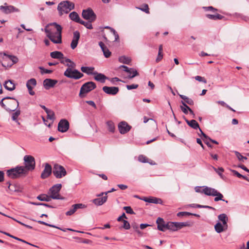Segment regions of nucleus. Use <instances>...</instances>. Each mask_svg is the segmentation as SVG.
Segmentation results:
<instances>
[{"label":"nucleus","instance_id":"58836bf2","mask_svg":"<svg viewBox=\"0 0 249 249\" xmlns=\"http://www.w3.org/2000/svg\"><path fill=\"white\" fill-rule=\"evenodd\" d=\"M178 95H179V97L182 99H183L184 100L183 101L184 102V103H185V104H187L189 105H194V102L192 99L189 98V97H188L185 95H181V94H178Z\"/></svg>","mask_w":249,"mask_h":249},{"label":"nucleus","instance_id":"f257e3e1","mask_svg":"<svg viewBox=\"0 0 249 249\" xmlns=\"http://www.w3.org/2000/svg\"><path fill=\"white\" fill-rule=\"evenodd\" d=\"M0 105L7 111H14L18 107L19 103L14 97L6 96L2 99Z\"/></svg>","mask_w":249,"mask_h":249},{"label":"nucleus","instance_id":"4468645a","mask_svg":"<svg viewBox=\"0 0 249 249\" xmlns=\"http://www.w3.org/2000/svg\"><path fill=\"white\" fill-rule=\"evenodd\" d=\"M86 208V206L82 203L75 204L72 205L69 211L66 213L67 215H71L79 209H84Z\"/></svg>","mask_w":249,"mask_h":249},{"label":"nucleus","instance_id":"9b49d317","mask_svg":"<svg viewBox=\"0 0 249 249\" xmlns=\"http://www.w3.org/2000/svg\"><path fill=\"white\" fill-rule=\"evenodd\" d=\"M69 128V123L66 119H62L58 124V130L61 132H65Z\"/></svg>","mask_w":249,"mask_h":249},{"label":"nucleus","instance_id":"a19ab883","mask_svg":"<svg viewBox=\"0 0 249 249\" xmlns=\"http://www.w3.org/2000/svg\"><path fill=\"white\" fill-rule=\"evenodd\" d=\"M119 61L121 63L129 65L130 63L131 60L129 57L124 55L120 56L119 58Z\"/></svg>","mask_w":249,"mask_h":249},{"label":"nucleus","instance_id":"b1692460","mask_svg":"<svg viewBox=\"0 0 249 249\" xmlns=\"http://www.w3.org/2000/svg\"><path fill=\"white\" fill-rule=\"evenodd\" d=\"M120 68H123L124 69V71L127 72H129V71H132L133 74L132 75L131 74H130L128 76V78H130V79L133 78L135 76H137L139 74L138 72H137V71L136 70H134L133 69H132V68H128L126 66L121 65L120 67Z\"/></svg>","mask_w":249,"mask_h":249},{"label":"nucleus","instance_id":"2f4dec72","mask_svg":"<svg viewBox=\"0 0 249 249\" xmlns=\"http://www.w3.org/2000/svg\"><path fill=\"white\" fill-rule=\"evenodd\" d=\"M0 54L2 55L3 54V56H5V58L4 59H9L10 60L12 63V64H11V65L14 64H15L16 63L18 62V58L15 56H14V55H8V54H6L5 53H0Z\"/></svg>","mask_w":249,"mask_h":249},{"label":"nucleus","instance_id":"de8ad7c7","mask_svg":"<svg viewBox=\"0 0 249 249\" xmlns=\"http://www.w3.org/2000/svg\"><path fill=\"white\" fill-rule=\"evenodd\" d=\"M230 171L233 173L234 175L237 176L238 178H242L249 182V179L246 176L241 175L235 170L231 169Z\"/></svg>","mask_w":249,"mask_h":249},{"label":"nucleus","instance_id":"a878e982","mask_svg":"<svg viewBox=\"0 0 249 249\" xmlns=\"http://www.w3.org/2000/svg\"><path fill=\"white\" fill-rule=\"evenodd\" d=\"M181 103L183 106H180V109L184 113L186 114L188 113V111H189L190 114L194 116L195 115L193 111L186 104H185V103H184V102L181 101Z\"/></svg>","mask_w":249,"mask_h":249},{"label":"nucleus","instance_id":"bb28decb","mask_svg":"<svg viewBox=\"0 0 249 249\" xmlns=\"http://www.w3.org/2000/svg\"><path fill=\"white\" fill-rule=\"evenodd\" d=\"M4 88L9 91H13L16 88L15 84L12 80L6 81L4 84Z\"/></svg>","mask_w":249,"mask_h":249},{"label":"nucleus","instance_id":"9d476101","mask_svg":"<svg viewBox=\"0 0 249 249\" xmlns=\"http://www.w3.org/2000/svg\"><path fill=\"white\" fill-rule=\"evenodd\" d=\"M82 16L84 18L88 20L90 22L94 21L96 18L95 14L91 8L83 10Z\"/></svg>","mask_w":249,"mask_h":249},{"label":"nucleus","instance_id":"c9c22d12","mask_svg":"<svg viewBox=\"0 0 249 249\" xmlns=\"http://www.w3.org/2000/svg\"><path fill=\"white\" fill-rule=\"evenodd\" d=\"M167 230H169L172 231H177V228L176 222H168L167 223L166 225Z\"/></svg>","mask_w":249,"mask_h":249},{"label":"nucleus","instance_id":"052dcab7","mask_svg":"<svg viewBox=\"0 0 249 249\" xmlns=\"http://www.w3.org/2000/svg\"><path fill=\"white\" fill-rule=\"evenodd\" d=\"M122 221L123 222V225L122 227L125 230L129 229L130 228V224L129 223V222L125 220H123Z\"/></svg>","mask_w":249,"mask_h":249},{"label":"nucleus","instance_id":"412c9836","mask_svg":"<svg viewBox=\"0 0 249 249\" xmlns=\"http://www.w3.org/2000/svg\"><path fill=\"white\" fill-rule=\"evenodd\" d=\"M93 75H95L94 79L95 80L102 83H104L106 80L108 79V78L104 74L98 73L97 71H94L93 73Z\"/></svg>","mask_w":249,"mask_h":249},{"label":"nucleus","instance_id":"20e7f679","mask_svg":"<svg viewBox=\"0 0 249 249\" xmlns=\"http://www.w3.org/2000/svg\"><path fill=\"white\" fill-rule=\"evenodd\" d=\"M74 4L72 2L68 0L61 1L59 3L57 6V10L60 15L64 13L67 14L70 11L73 9Z\"/></svg>","mask_w":249,"mask_h":249},{"label":"nucleus","instance_id":"c85d7f7f","mask_svg":"<svg viewBox=\"0 0 249 249\" xmlns=\"http://www.w3.org/2000/svg\"><path fill=\"white\" fill-rule=\"evenodd\" d=\"M0 9L2 10L5 14H9L16 11V8L11 5L7 6H1Z\"/></svg>","mask_w":249,"mask_h":249},{"label":"nucleus","instance_id":"0e129e2a","mask_svg":"<svg viewBox=\"0 0 249 249\" xmlns=\"http://www.w3.org/2000/svg\"><path fill=\"white\" fill-rule=\"evenodd\" d=\"M139 85L138 84H132V85H126V87L128 90H131L133 89H136L138 87Z\"/></svg>","mask_w":249,"mask_h":249},{"label":"nucleus","instance_id":"09e8293b","mask_svg":"<svg viewBox=\"0 0 249 249\" xmlns=\"http://www.w3.org/2000/svg\"><path fill=\"white\" fill-rule=\"evenodd\" d=\"M107 125L108 131L113 132L115 130V125L114 123L111 121H108L107 122Z\"/></svg>","mask_w":249,"mask_h":249},{"label":"nucleus","instance_id":"423d86ee","mask_svg":"<svg viewBox=\"0 0 249 249\" xmlns=\"http://www.w3.org/2000/svg\"><path fill=\"white\" fill-rule=\"evenodd\" d=\"M62 185L61 184H56L52 186L49 191V194H50L51 197L54 199H64V197L61 196L59 193L61 189Z\"/></svg>","mask_w":249,"mask_h":249},{"label":"nucleus","instance_id":"72a5a7b5","mask_svg":"<svg viewBox=\"0 0 249 249\" xmlns=\"http://www.w3.org/2000/svg\"><path fill=\"white\" fill-rule=\"evenodd\" d=\"M214 229L217 233H221L227 229H226V226L222 225L220 222H218L214 226Z\"/></svg>","mask_w":249,"mask_h":249},{"label":"nucleus","instance_id":"dca6fc26","mask_svg":"<svg viewBox=\"0 0 249 249\" xmlns=\"http://www.w3.org/2000/svg\"><path fill=\"white\" fill-rule=\"evenodd\" d=\"M57 82V80L47 78L43 81V86L46 89H49L54 87Z\"/></svg>","mask_w":249,"mask_h":249},{"label":"nucleus","instance_id":"2eb2a0df","mask_svg":"<svg viewBox=\"0 0 249 249\" xmlns=\"http://www.w3.org/2000/svg\"><path fill=\"white\" fill-rule=\"evenodd\" d=\"M131 128V126L125 122H121L118 124V129L119 132L122 134H124L128 132Z\"/></svg>","mask_w":249,"mask_h":249},{"label":"nucleus","instance_id":"bf43d9fd","mask_svg":"<svg viewBox=\"0 0 249 249\" xmlns=\"http://www.w3.org/2000/svg\"><path fill=\"white\" fill-rule=\"evenodd\" d=\"M39 69L40 70L41 73L42 74L44 73H51L53 71L52 70L45 69L43 67H39Z\"/></svg>","mask_w":249,"mask_h":249},{"label":"nucleus","instance_id":"69168bd1","mask_svg":"<svg viewBox=\"0 0 249 249\" xmlns=\"http://www.w3.org/2000/svg\"><path fill=\"white\" fill-rule=\"evenodd\" d=\"M69 62H71V60L69 58H67L65 57H64V59H61L60 61L61 63L64 64L65 65H66L67 63H69Z\"/></svg>","mask_w":249,"mask_h":249},{"label":"nucleus","instance_id":"cd10ccee","mask_svg":"<svg viewBox=\"0 0 249 249\" xmlns=\"http://www.w3.org/2000/svg\"><path fill=\"white\" fill-rule=\"evenodd\" d=\"M218 218L219 221L222 222L223 225L226 226V229L228 228L227 222L228 221V217L225 213H222L218 216Z\"/></svg>","mask_w":249,"mask_h":249},{"label":"nucleus","instance_id":"f03ea898","mask_svg":"<svg viewBox=\"0 0 249 249\" xmlns=\"http://www.w3.org/2000/svg\"><path fill=\"white\" fill-rule=\"evenodd\" d=\"M68 68L66 69L64 73V75L69 78L74 79H79L82 78L84 75L82 73L80 72L79 71L76 69H72L76 66V64L71 60L69 63L66 64Z\"/></svg>","mask_w":249,"mask_h":249},{"label":"nucleus","instance_id":"0eeeda50","mask_svg":"<svg viewBox=\"0 0 249 249\" xmlns=\"http://www.w3.org/2000/svg\"><path fill=\"white\" fill-rule=\"evenodd\" d=\"M96 88V85L93 82H88L83 84L80 90L79 96L81 98L84 97V94H86Z\"/></svg>","mask_w":249,"mask_h":249},{"label":"nucleus","instance_id":"7ed1b4c3","mask_svg":"<svg viewBox=\"0 0 249 249\" xmlns=\"http://www.w3.org/2000/svg\"><path fill=\"white\" fill-rule=\"evenodd\" d=\"M24 166H21L24 172L27 175L29 171H33L35 168L36 162L35 158L31 155H25L23 158Z\"/></svg>","mask_w":249,"mask_h":249},{"label":"nucleus","instance_id":"4d7b16f0","mask_svg":"<svg viewBox=\"0 0 249 249\" xmlns=\"http://www.w3.org/2000/svg\"><path fill=\"white\" fill-rule=\"evenodd\" d=\"M16 111L13 114V115H12V119L14 120V121H16L18 116L20 115V110L18 109V110H15Z\"/></svg>","mask_w":249,"mask_h":249},{"label":"nucleus","instance_id":"e433bc0d","mask_svg":"<svg viewBox=\"0 0 249 249\" xmlns=\"http://www.w3.org/2000/svg\"><path fill=\"white\" fill-rule=\"evenodd\" d=\"M94 68L93 67H82L81 68V70L82 72L87 73L88 75L93 74V71Z\"/></svg>","mask_w":249,"mask_h":249},{"label":"nucleus","instance_id":"680f3d73","mask_svg":"<svg viewBox=\"0 0 249 249\" xmlns=\"http://www.w3.org/2000/svg\"><path fill=\"white\" fill-rule=\"evenodd\" d=\"M147 160L148 159L143 155H140L138 157L139 161L143 163L147 162Z\"/></svg>","mask_w":249,"mask_h":249},{"label":"nucleus","instance_id":"393cba45","mask_svg":"<svg viewBox=\"0 0 249 249\" xmlns=\"http://www.w3.org/2000/svg\"><path fill=\"white\" fill-rule=\"evenodd\" d=\"M107 199V196H105L102 197L95 198L92 200V202L97 206H101L105 203Z\"/></svg>","mask_w":249,"mask_h":249},{"label":"nucleus","instance_id":"1a4fd4ad","mask_svg":"<svg viewBox=\"0 0 249 249\" xmlns=\"http://www.w3.org/2000/svg\"><path fill=\"white\" fill-rule=\"evenodd\" d=\"M47 36L54 43L62 42L61 32H46Z\"/></svg>","mask_w":249,"mask_h":249},{"label":"nucleus","instance_id":"774afa93","mask_svg":"<svg viewBox=\"0 0 249 249\" xmlns=\"http://www.w3.org/2000/svg\"><path fill=\"white\" fill-rule=\"evenodd\" d=\"M27 89H28L29 93V94L31 95H35V92L33 90V87H32V86H28V87H27Z\"/></svg>","mask_w":249,"mask_h":249},{"label":"nucleus","instance_id":"f3484780","mask_svg":"<svg viewBox=\"0 0 249 249\" xmlns=\"http://www.w3.org/2000/svg\"><path fill=\"white\" fill-rule=\"evenodd\" d=\"M103 90L107 94L114 95L119 92V88L116 87L104 86Z\"/></svg>","mask_w":249,"mask_h":249},{"label":"nucleus","instance_id":"338daca9","mask_svg":"<svg viewBox=\"0 0 249 249\" xmlns=\"http://www.w3.org/2000/svg\"><path fill=\"white\" fill-rule=\"evenodd\" d=\"M163 58L162 53H158V56L156 59L157 62L160 61Z\"/></svg>","mask_w":249,"mask_h":249},{"label":"nucleus","instance_id":"4be33fe9","mask_svg":"<svg viewBox=\"0 0 249 249\" xmlns=\"http://www.w3.org/2000/svg\"><path fill=\"white\" fill-rule=\"evenodd\" d=\"M141 199L149 203H152L154 204H162V200L160 198H158L155 197H143V198H140Z\"/></svg>","mask_w":249,"mask_h":249},{"label":"nucleus","instance_id":"473e14b6","mask_svg":"<svg viewBox=\"0 0 249 249\" xmlns=\"http://www.w3.org/2000/svg\"><path fill=\"white\" fill-rule=\"evenodd\" d=\"M206 17L212 20H216L217 19H222L224 17L219 14H216L215 15H212V14H206Z\"/></svg>","mask_w":249,"mask_h":249},{"label":"nucleus","instance_id":"a18cd8bd","mask_svg":"<svg viewBox=\"0 0 249 249\" xmlns=\"http://www.w3.org/2000/svg\"><path fill=\"white\" fill-rule=\"evenodd\" d=\"M235 155H236L237 158L238 160L240 162H244L245 160H247V158L246 157L243 156L241 155L240 153L238 151H234Z\"/></svg>","mask_w":249,"mask_h":249},{"label":"nucleus","instance_id":"f8f14e48","mask_svg":"<svg viewBox=\"0 0 249 249\" xmlns=\"http://www.w3.org/2000/svg\"><path fill=\"white\" fill-rule=\"evenodd\" d=\"M62 28L61 25L55 22L50 23L47 24L44 29V31H62Z\"/></svg>","mask_w":249,"mask_h":249},{"label":"nucleus","instance_id":"a211bd4d","mask_svg":"<svg viewBox=\"0 0 249 249\" xmlns=\"http://www.w3.org/2000/svg\"><path fill=\"white\" fill-rule=\"evenodd\" d=\"M156 223L158 225V229L159 231H164L167 230V223H165L162 218L158 217L157 219Z\"/></svg>","mask_w":249,"mask_h":249},{"label":"nucleus","instance_id":"ddd939ff","mask_svg":"<svg viewBox=\"0 0 249 249\" xmlns=\"http://www.w3.org/2000/svg\"><path fill=\"white\" fill-rule=\"evenodd\" d=\"M52 172V168L50 164L48 163L45 164V168L42 171L40 177L42 179H45L49 177Z\"/></svg>","mask_w":249,"mask_h":249},{"label":"nucleus","instance_id":"8fccbe9b","mask_svg":"<svg viewBox=\"0 0 249 249\" xmlns=\"http://www.w3.org/2000/svg\"><path fill=\"white\" fill-rule=\"evenodd\" d=\"M46 113L47 114V119L52 121H53L54 120V113L53 110L49 109L48 111H47V112H46Z\"/></svg>","mask_w":249,"mask_h":249},{"label":"nucleus","instance_id":"49530a36","mask_svg":"<svg viewBox=\"0 0 249 249\" xmlns=\"http://www.w3.org/2000/svg\"><path fill=\"white\" fill-rule=\"evenodd\" d=\"M6 184L8 185V190L11 192H15L18 191V187L15 184H12L9 182H7Z\"/></svg>","mask_w":249,"mask_h":249},{"label":"nucleus","instance_id":"6e6552de","mask_svg":"<svg viewBox=\"0 0 249 249\" xmlns=\"http://www.w3.org/2000/svg\"><path fill=\"white\" fill-rule=\"evenodd\" d=\"M53 174L57 178H61L67 174L64 167L58 164H55L53 166Z\"/></svg>","mask_w":249,"mask_h":249},{"label":"nucleus","instance_id":"4c0bfd02","mask_svg":"<svg viewBox=\"0 0 249 249\" xmlns=\"http://www.w3.org/2000/svg\"><path fill=\"white\" fill-rule=\"evenodd\" d=\"M0 232H1V233H4V234L10 237H12L16 240H17L18 241H21L23 243H26L27 244H28V245H31V246H34V247H36V246L33 245V244H31V243H28V242L22 239H20V238H19L17 237H16V236H14L12 235H11L10 233H8V232H3V231H0Z\"/></svg>","mask_w":249,"mask_h":249},{"label":"nucleus","instance_id":"864d4df0","mask_svg":"<svg viewBox=\"0 0 249 249\" xmlns=\"http://www.w3.org/2000/svg\"><path fill=\"white\" fill-rule=\"evenodd\" d=\"M137 8L141 10V11H142L143 12H145L147 14L149 13L148 5L147 4H144L143 5V7H137Z\"/></svg>","mask_w":249,"mask_h":249},{"label":"nucleus","instance_id":"aec40b11","mask_svg":"<svg viewBox=\"0 0 249 249\" xmlns=\"http://www.w3.org/2000/svg\"><path fill=\"white\" fill-rule=\"evenodd\" d=\"M203 194L208 196H215L216 193L217 191L216 189L208 187L207 186H203Z\"/></svg>","mask_w":249,"mask_h":249},{"label":"nucleus","instance_id":"37998d69","mask_svg":"<svg viewBox=\"0 0 249 249\" xmlns=\"http://www.w3.org/2000/svg\"><path fill=\"white\" fill-rule=\"evenodd\" d=\"M215 197L214 198V200L215 202L218 201L219 200H222L223 201H225L226 203H228V201L227 200H226L225 199H223V198L224 197L223 195L219 192L218 191L216 193V195H215Z\"/></svg>","mask_w":249,"mask_h":249},{"label":"nucleus","instance_id":"7c9ffc66","mask_svg":"<svg viewBox=\"0 0 249 249\" xmlns=\"http://www.w3.org/2000/svg\"><path fill=\"white\" fill-rule=\"evenodd\" d=\"M51 56L55 59H64V54L61 52L58 51H54L50 53Z\"/></svg>","mask_w":249,"mask_h":249},{"label":"nucleus","instance_id":"f704fd0d","mask_svg":"<svg viewBox=\"0 0 249 249\" xmlns=\"http://www.w3.org/2000/svg\"><path fill=\"white\" fill-rule=\"evenodd\" d=\"M37 199L42 201L49 202L52 198L51 196H49L46 194H41L37 196Z\"/></svg>","mask_w":249,"mask_h":249},{"label":"nucleus","instance_id":"6ab92c4d","mask_svg":"<svg viewBox=\"0 0 249 249\" xmlns=\"http://www.w3.org/2000/svg\"><path fill=\"white\" fill-rule=\"evenodd\" d=\"M80 36L79 32H73V36L71 44V47L72 49L73 50L77 47Z\"/></svg>","mask_w":249,"mask_h":249},{"label":"nucleus","instance_id":"603ef678","mask_svg":"<svg viewBox=\"0 0 249 249\" xmlns=\"http://www.w3.org/2000/svg\"><path fill=\"white\" fill-rule=\"evenodd\" d=\"M202 8L205 11H211L213 13H214L216 11H217V9L213 7V6H203L202 7Z\"/></svg>","mask_w":249,"mask_h":249},{"label":"nucleus","instance_id":"79ce46f5","mask_svg":"<svg viewBox=\"0 0 249 249\" xmlns=\"http://www.w3.org/2000/svg\"><path fill=\"white\" fill-rule=\"evenodd\" d=\"M212 167L222 179L224 178V176L223 175V173L224 171V169L223 168L219 167L218 168H216L215 167L213 166H212Z\"/></svg>","mask_w":249,"mask_h":249},{"label":"nucleus","instance_id":"e2e57ef3","mask_svg":"<svg viewBox=\"0 0 249 249\" xmlns=\"http://www.w3.org/2000/svg\"><path fill=\"white\" fill-rule=\"evenodd\" d=\"M195 78L196 80L203 82L205 84L207 83V80L205 79V78L200 76H195Z\"/></svg>","mask_w":249,"mask_h":249},{"label":"nucleus","instance_id":"5fc2aeb1","mask_svg":"<svg viewBox=\"0 0 249 249\" xmlns=\"http://www.w3.org/2000/svg\"><path fill=\"white\" fill-rule=\"evenodd\" d=\"M31 203L34 205H41V206H44L48 208H53V206H51L49 204H48L47 203H39V202H31Z\"/></svg>","mask_w":249,"mask_h":249},{"label":"nucleus","instance_id":"c756f323","mask_svg":"<svg viewBox=\"0 0 249 249\" xmlns=\"http://www.w3.org/2000/svg\"><path fill=\"white\" fill-rule=\"evenodd\" d=\"M187 124L192 128L194 129H197L199 128V126L197 122L195 120H192L191 121H189L185 118H184Z\"/></svg>","mask_w":249,"mask_h":249},{"label":"nucleus","instance_id":"13d9d810","mask_svg":"<svg viewBox=\"0 0 249 249\" xmlns=\"http://www.w3.org/2000/svg\"><path fill=\"white\" fill-rule=\"evenodd\" d=\"M192 214V213H189V212H181L178 213H177V216H178V217L186 216L191 215Z\"/></svg>","mask_w":249,"mask_h":249},{"label":"nucleus","instance_id":"5701e85b","mask_svg":"<svg viewBox=\"0 0 249 249\" xmlns=\"http://www.w3.org/2000/svg\"><path fill=\"white\" fill-rule=\"evenodd\" d=\"M99 45L100 46L102 51L104 53V55L106 58L109 57L111 55V52L109 51L107 47V46L105 45V44L100 41L99 42Z\"/></svg>","mask_w":249,"mask_h":249},{"label":"nucleus","instance_id":"39448f33","mask_svg":"<svg viewBox=\"0 0 249 249\" xmlns=\"http://www.w3.org/2000/svg\"><path fill=\"white\" fill-rule=\"evenodd\" d=\"M7 176L11 178H16L20 177L26 176L21 166H17L7 171Z\"/></svg>","mask_w":249,"mask_h":249},{"label":"nucleus","instance_id":"6e6d98bb","mask_svg":"<svg viewBox=\"0 0 249 249\" xmlns=\"http://www.w3.org/2000/svg\"><path fill=\"white\" fill-rule=\"evenodd\" d=\"M124 209L125 211L127 213L131 214H135L134 212L130 206H125L124 207Z\"/></svg>","mask_w":249,"mask_h":249},{"label":"nucleus","instance_id":"3c124183","mask_svg":"<svg viewBox=\"0 0 249 249\" xmlns=\"http://www.w3.org/2000/svg\"><path fill=\"white\" fill-rule=\"evenodd\" d=\"M36 85V81L35 78H31L26 83V87L32 86L34 88Z\"/></svg>","mask_w":249,"mask_h":249},{"label":"nucleus","instance_id":"c03bdc74","mask_svg":"<svg viewBox=\"0 0 249 249\" xmlns=\"http://www.w3.org/2000/svg\"><path fill=\"white\" fill-rule=\"evenodd\" d=\"M78 23L84 25L88 29H92L91 22L89 21V20H88V21H85L80 19V20Z\"/></svg>","mask_w":249,"mask_h":249},{"label":"nucleus","instance_id":"ea45409f","mask_svg":"<svg viewBox=\"0 0 249 249\" xmlns=\"http://www.w3.org/2000/svg\"><path fill=\"white\" fill-rule=\"evenodd\" d=\"M70 18L73 21L78 22L80 18L78 14L76 12H72L69 15Z\"/></svg>","mask_w":249,"mask_h":249}]
</instances>
